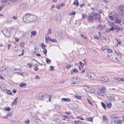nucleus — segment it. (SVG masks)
<instances>
[{
  "instance_id": "1",
  "label": "nucleus",
  "mask_w": 124,
  "mask_h": 124,
  "mask_svg": "<svg viewBox=\"0 0 124 124\" xmlns=\"http://www.w3.org/2000/svg\"><path fill=\"white\" fill-rule=\"evenodd\" d=\"M37 19L36 16L31 14L30 13L26 14L23 16V21L25 23L32 22L37 20Z\"/></svg>"
},
{
  "instance_id": "2",
  "label": "nucleus",
  "mask_w": 124,
  "mask_h": 124,
  "mask_svg": "<svg viewBox=\"0 0 124 124\" xmlns=\"http://www.w3.org/2000/svg\"><path fill=\"white\" fill-rule=\"evenodd\" d=\"M106 89L105 87L103 86L99 88L97 92V95L101 96H103L106 92Z\"/></svg>"
},
{
  "instance_id": "3",
  "label": "nucleus",
  "mask_w": 124,
  "mask_h": 124,
  "mask_svg": "<svg viewBox=\"0 0 124 124\" xmlns=\"http://www.w3.org/2000/svg\"><path fill=\"white\" fill-rule=\"evenodd\" d=\"M87 76L88 78L92 80L94 79L95 78V76L93 73L90 72L87 74Z\"/></svg>"
},
{
  "instance_id": "4",
  "label": "nucleus",
  "mask_w": 124,
  "mask_h": 124,
  "mask_svg": "<svg viewBox=\"0 0 124 124\" xmlns=\"http://www.w3.org/2000/svg\"><path fill=\"white\" fill-rule=\"evenodd\" d=\"M98 80L99 81L104 82H107L109 81V79L107 77L101 78L98 79Z\"/></svg>"
},
{
  "instance_id": "5",
  "label": "nucleus",
  "mask_w": 124,
  "mask_h": 124,
  "mask_svg": "<svg viewBox=\"0 0 124 124\" xmlns=\"http://www.w3.org/2000/svg\"><path fill=\"white\" fill-rule=\"evenodd\" d=\"M71 81L72 82L71 83L72 84H76L78 81V79L77 78H73L71 79Z\"/></svg>"
},
{
  "instance_id": "6",
  "label": "nucleus",
  "mask_w": 124,
  "mask_h": 124,
  "mask_svg": "<svg viewBox=\"0 0 124 124\" xmlns=\"http://www.w3.org/2000/svg\"><path fill=\"white\" fill-rule=\"evenodd\" d=\"M60 116L58 115H55L53 116V120L55 122L58 121L59 120Z\"/></svg>"
},
{
  "instance_id": "7",
  "label": "nucleus",
  "mask_w": 124,
  "mask_h": 124,
  "mask_svg": "<svg viewBox=\"0 0 124 124\" xmlns=\"http://www.w3.org/2000/svg\"><path fill=\"white\" fill-rule=\"evenodd\" d=\"M86 89L87 91L89 93H93L94 92L93 89L90 87H87Z\"/></svg>"
},
{
  "instance_id": "8",
  "label": "nucleus",
  "mask_w": 124,
  "mask_h": 124,
  "mask_svg": "<svg viewBox=\"0 0 124 124\" xmlns=\"http://www.w3.org/2000/svg\"><path fill=\"white\" fill-rule=\"evenodd\" d=\"M61 19V16L59 15L58 16H56L55 18V20L56 22H58L60 21Z\"/></svg>"
},
{
  "instance_id": "9",
  "label": "nucleus",
  "mask_w": 124,
  "mask_h": 124,
  "mask_svg": "<svg viewBox=\"0 0 124 124\" xmlns=\"http://www.w3.org/2000/svg\"><path fill=\"white\" fill-rule=\"evenodd\" d=\"M18 98L16 97L15 99L13 101L12 103V106H13L14 105H16L17 103V100Z\"/></svg>"
},
{
  "instance_id": "10",
  "label": "nucleus",
  "mask_w": 124,
  "mask_h": 124,
  "mask_svg": "<svg viewBox=\"0 0 124 124\" xmlns=\"http://www.w3.org/2000/svg\"><path fill=\"white\" fill-rule=\"evenodd\" d=\"M2 90H5L7 94H8V91L7 90H6V87L5 85L3 84H1L0 86Z\"/></svg>"
},
{
  "instance_id": "11",
  "label": "nucleus",
  "mask_w": 124,
  "mask_h": 124,
  "mask_svg": "<svg viewBox=\"0 0 124 124\" xmlns=\"http://www.w3.org/2000/svg\"><path fill=\"white\" fill-rule=\"evenodd\" d=\"M78 70L76 68H74L72 69L70 71V72L71 73V74H74L73 72H74L75 73H76L78 72Z\"/></svg>"
},
{
  "instance_id": "12",
  "label": "nucleus",
  "mask_w": 124,
  "mask_h": 124,
  "mask_svg": "<svg viewBox=\"0 0 124 124\" xmlns=\"http://www.w3.org/2000/svg\"><path fill=\"white\" fill-rule=\"evenodd\" d=\"M62 100L63 101L69 102L70 101V99L69 98H62Z\"/></svg>"
},
{
  "instance_id": "13",
  "label": "nucleus",
  "mask_w": 124,
  "mask_h": 124,
  "mask_svg": "<svg viewBox=\"0 0 124 124\" xmlns=\"http://www.w3.org/2000/svg\"><path fill=\"white\" fill-rule=\"evenodd\" d=\"M64 3H60L58 5H57L56 6V8H57L58 9H60V8L61 7H62L64 6Z\"/></svg>"
},
{
  "instance_id": "14",
  "label": "nucleus",
  "mask_w": 124,
  "mask_h": 124,
  "mask_svg": "<svg viewBox=\"0 0 124 124\" xmlns=\"http://www.w3.org/2000/svg\"><path fill=\"white\" fill-rule=\"evenodd\" d=\"M88 21L89 22H92L93 20V17L92 16H89L87 17Z\"/></svg>"
},
{
  "instance_id": "15",
  "label": "nucleus",
  "mask_w": 124,
  "mask_h": 124,
  "mask_svg": "<svg viewBox=\"0 0 124 124\" xmlns=\"http://www.w3.org/2000/svg\"><path fill=\"white\" fill-rule=\"evenodd\" d=\"M97 29H98L100 30H102L103 29V26L102 25L99 24L98 26L97 27Z\"/></svg>"
},
{
  "instance_id": "16",
  "label": "nucleus",
  "mask_w": 124,
  "mask_h": 124,
  "mask_svg": "<svg viewBox=\"0 0 124 124\" xmlns=\"http://www.w3.org/2000/svg\"><path fill=\"white\" fill-rule=\"evenodd\" d=\"M92 16L93 19H97L98 18V15L96 13H93L92 15Z\"/></svg>"
},
{
  "instance_id": "17",
  "label": "nucleus",
  "mask_w": 124,
  "mask_h": 124,
  "mask_svg": "<svg viewBox=\"0 0 124 124\" xmlns=\"http://www.w3.org/2000/svg\"><path fill=\"white\" fill-rule=\"evenodd\" d=\"M114 22L117 24H120L121 23V21L119 19H116L115 20Z\"/></svg>"
},
{
  "instance_id": "18",
  "label": "nucleus",
  "mask_w": 124,
  "mask_h": 124,
  "mask_svg": "<svg viewBox=\"0 0 124 124\" xmlns=\"http://www.w3.org/2000/svg\"><path fill=\"white\" fill-rule=\"evenodd\" d=\"M14 31V29L12 27H10L8 30V31H9L10 34L11 33L12 31Z\"/></svg>"
},
{
  "instance_id": "19",
  "label": "nucleus",
  "mask_w": 124,
  "mask_h": 124,
  "mask_svg": "<svg viewBox=\"0 0 124 124\" xmlns=\"http://www.w3.org/2000/svg\"><path fill=\"white\" fill-rule=\"evenodd\" d=\"M37 32L36 31H32L31 32V34L32 36H35L37 34Z\"/></svg>"
},
{
  "instance_id": "20",
  "label": "nucleus",
  "mask_w": 124,
  "mask_h": 124,
  "mask_svg": "<svg viewBox=\"0 0 124 124\" xmlns=\"http://www.w3.org/2000/svg\"><path fill=\"white\" fill-rule=\"evenodd\" d=\"M37 113H39L38 112H36L34 114V116H33V115H31L32 117V118H36L38 116L37 115Z\"/></svg>"
},
{
  "instance_id": "21",
  "label": "nucleus",
  "mask_w": 124,
  "mask_h": 124,
  "mask_svg": "<svg viewBox=\"0 0 124 124\" xmlns=\"http://www.w3.org/2000/svg\"><path fill=\"white\" fill-rule=\"evenodd\" d=\"M26 85V84L25 83H22L19 85V86L21 87H25Z\"/></svg>"
},
{
  "instance_id": "22",
  "label": "nucleus",
  "mask_w": 124,
  "mask_h": 124,
  "mask_svg": "<svg viewBox=\"0 0 124 124\" xmlns=\"http://www.w3.org/2000/svg\"><path fill=\"white\" fill-rule=\"evenodd\" d=\"M73 4L78 6L79 4L77 0H75L74 2L73 3Z\"/></svg>"
},
{
  "instance_id": "23",
  "label": "nucleus",
  "mask_w": 124,
  "mask_h": 124,
  "mask_svg": "<svg viewBox=\"0 0 124 124\" xmlns=\"http://www.w3.org/2000/svg\"><path fill=\"white\" fill-rule=\"evenodd\" d=\"M115 98V97L113 96H110L109 97V99L110 101H112Z\"/></svg>"
},
{
  "instance_id": "24",
  "label": "nucleus",
  "mask_w": 124,
  "mask_h": 124,
  "mask_svg": "<svg viewBox=\"0 0 124 124\" xmlns=\"http://www.w3.org/2000/svg\"><path fill=\"white\" fill-rule=\"evenodd\" d=\"M112 106V104L111 103H109L107 104L106 106L108 108H110Z\"/></svg>"
},
{
  "instance_id": "25",
  "label": "nucleus",
  "mask_w": 124,
  "mask_h": 124,
  "mask_svg": "<svg viewBox=\"0 0 124 124\" xmlns=\"http://www.w3.org/2000/svg\"><path fill=\"white\" fill-rule=\"evenodd\" d=\"M10 122L11 124H16L17 123V121H16L12 120L10 121Z\"/></svg>"
},
{
  "instance_id": "26",
  "label": "nucleus",
  "mask_w": 124,
  "mask_h": 124,
  "mask_svg": "<svg viewBox=\"0 0 124 124\" xmlns=\"http://www.w3.org/2000/svg\"><path fill=\"white\" fill-rule=\"evenodd\" d=\"M119 9L120 10V11H124V5L120 6Z\"/></svg>"
},
{
  "instance_id": "27",
  "label": "nucleus",
  "mask_w": 124,
  "mask_h": 124,
  "mask_svg": "<svg viewBox=\"0 0 124 124\" xmlns=\"http://www.w3.org/2000/svg\"><path fill=\"white\" fill-rule=\"evenodd\" d=\"M37 98L39 100H43V98H42V95L41 96L39 95L37 96Z\"/></svg>"
},
{
  "instance_id": "28",
  "label": "nucleus",
  "mask_w": 124,
  "mask_h": 124,
  "mask_svg": "<svg viewBox=\"0 0 124 124\" xmlns=\"http://www.w3.org/2000/svg\"><path fill=\"white\" fill-rule=\"evenodd\" d=\"M63 117L65 118H67V119H68L69 118H70L71 117L72 118H73L72 116H71L70 115L69 116H63Z\"/></svg>"
},
{
  "instance_id": "29",
  "label": "nucleus",
  "mask_w": 124,
  "mask_h": 124,
  "mask_svg": "<svg viewBox=\"0 0 124 124\" xmlns=\"http://www.w3.org/2000/svg\"><path fill=\"white\" fill-rule=\"evenodd\" d=\"M107 48H108V47L106 45H105L104 47L101 48V50L103 51H104L105 50L107 49Z\"/></svg>"
},
{
  "instance_id": "30",
  "label": "nucleus",
  "mask_w": 124,
  "mask_h": 124,
  "mask_svg": "<svg viewBox=\"0 0 124 124\" xmlns=\"http://www.w3.org/2000/svg\"><path fill=\"white\" fill-rule=\"evenodd\" d=\"M93 118L92 117H88L86 119V120L88 121L92 122Z\"/></svg>"
},
{
  "instance_id": "31",
  "label": "nucleus",
  "mask_w": 124,
  "mask_h": 124,
  "mask_svg": "<svg viewBox=\"0 0 124 124\" xmlns=\"http://www.w3.org/2000/svg\"><path fill=\"white\" fill-rule=\"evenodd\" d=\"M122 121L121 120H118L116 121L117 124H121L122 123Z\"/></svg>"
},
{
  "instance_id": "32",
  "label": "nucleus",
  "mask_w": 124,
  "mask_h": 124,
  "mask_svg": "<svg viewBox=\"0 0 124 124\" xmlns=\"http://www.w3.org/2000/svg\"><path fill=\"white\" fill-rule=\"evenodd\" d=\"M74 122L76 124H80L81 121L79 120H75Z\"/></svg>"
},
{
  "instance_id": "33",
  "label": "nucleus",
  "mask_w": 124,
  "mask_h": 124,
  "mask_svg": "<svg viewBox=\"0 0 124 124\" xmlns=\"http://www.w3.org/2000/svg\"><path fill=\"white\" fill-rule=\"evenodd\" d=\"M120 14L122 16H124V11H120Z\"/></svg>"
},
{
  "instance_id": "34",
  "label": "nucleus",
  "mask_w": 124,
  "mask_h": 124,
  "mask_svg": "<svg viewBox=\"0 0 124 124\" xmlns=\"http://www.w3.org/2000/svg\"><path fill=\"white\" fill-rule=\"evenodd\" d=\"M115 53L116 54L118 55V56L120 57L121 56V54L119 52H115Z\"/></svg>"
},
{
  "instance_id": "35",
  "label": "nucleus",
  "mask_w": 124,
  "mask_h": 124,
  "mask_svg": "<svg viewBox=\"0 0 124 124\" xmlns=\"http://www.w3.org/2000/svg\"><path fill=\"white\" fill-rule=\"evenodd\" d=\"M79 63L80 64V65L79 66H81V67H82V68H83V67L84 65V64H83L82 62L81 61H80L79 62Z\"/></svg>"
},
{
  "instance_id": "36",
  "label": "nucleus",
  "mask_w": 124,
  "mask_h": 124,
  "mask_svg": "<svg viewBox=\"0 0 124 124\" xmlns=\"http://www.w3.org/2000/svg\"><path fill=\"white\" fill-rule=\"evenodd\" d=\"M76 13L74 11L72 12H70L69 14V15L70 16H72L73 15H75L76 14Z\"/></svg>"
},
{
  "instance_id": "37",
  "label": "nucleus",
  "mask_w": 124,
  "mask_h": 124,
  "mask_svg": "<svg viewBox=\"0 0 124 124\" xmlns=\"http://www.w3.org/2000/svg\"><path fill=\"white\" fill-rule=\"evenodd\" d=\"M46 62L48 64H50L51 63V62L50 60L48 58H46Z\"/></svg>"
},
{
  "instance_id": "38",
  "label": "nucleus",
  "mask_w": 124,
  "mask_h": 124,
  "mask_svg": "<svg viewBox=\"0 0 124 124\" xmlns=\"http://www.w3.org/2000/svg\"><path fill=\"white\" fill-rule=\"evenodd\" d=\"M101 104L102 107L104 108V109L106 108V106L105 104L101 102Z\"/></svg>"
},
{
  "instance_id": "39",
  "label": "nucleus",
  "mask_w": 124,
  "mask_h": 124,
  "mask_svg": "<svg viewBox=\"0 0 124 124\" xmlns=\"http://www.w3.org/2000/svg\"><path fill=\"white\" fill-rule=\"evenodd\" d=\"M77 117L78 119H80L82 120H84V118H83L81 116H78Z\"/></svg>"
},
{
  "instance_id": "40",
  "label": "nucleus",
  "mask_w": 124,
  "mask_h": 124,
  "mask_svg": "<svg viewBox=\"0 0 124 124\" xmlns=\"http://www.w3.org/2000/svg\"><path fill=\"white\" fill-rule=\"evenodd\" d=\"M42 98H43V99H45V98L46 97H47V95L46 94H45L44 95H42Z\"/></svg>"
},
{
  "instance_id": "41",
  "label": "nucleus",
  "mask_w": 124,
  "mask_h": 124,
  "mask_svg": "<svg viewBox=\"0 0 124 124\" xmlns=\"http://www.w3.org/2000/svg\"><path fill=\"white\" fill-rule=\"evenodd\" d=\"M116 39L117 42V46H118V45H117L118 44H119V45H121V42L120 41H119L117 39Z\"/></svg>"
},
{
  "instance_id": "42",
  "label": "nucleus",
  "mask_w": 124,
  "mask_h": 124,
  "mask_svg": "<svg viewBox=\"0 0 124 124\" xmlns=\"http://www.w3.org/2000/svg\"><path fill=\"white\" fill-rule=\"evenodd\" d=\"M49 96V102H51V98L52 97V95H48Z\"/></svg>"
},
{
  "instance_id": "43",
  "label": "nucleus",
  "mask_w": 124,
  "mask_h": 124,
  "mask_svg": "<svg viewBox=\"0 0 124 124\" xmlns=\"http://www.w3.org/2000/svg\"><path fill=\"white\" fill-rule=\"evenodd\" d=\"M35 65H36V66L35 67L34 69L35 70L37 71L38 69V66L37 65V64L36 63L35 64Z\"/></svg>"
},
{
  "instance_id": "44",
  "label": "nucleus",
  "mask_w": 124,
  "mask_h": 124,
  "mask_svg": "<svg viewBox=\"0 0 124 124\" xmlns=\"http://www.w3.org/2000/svg\"><path fill=\"white\" fill-rule=\"evenodd\" d=\"M103 119L104 121H106V122L107 121V119L105 116H103Z\"/></svg>"
},
{
  "instance_id": "45",
  "label": "nucleus",
  "mask_w": 124,
  "mask_h": 124,
  "mask_svg": "<svg viewBox=\"0 0 124 124\" xmlns=\"http://www.w3.org/2000/svg\"><path fill=\"white\" fill-rule=\"evenodd\" d=\"M51 33V29H48L47 34H49Z\"/></svg>"
},
{
  "instance_id": "46",
  "label": "nucleus",
  "mask_w": 124,
  "mask_h": 124,
  "mask_svg": "<svg viewBox=\"0 0 124 124\" xmlns=\"http://www.w3.org/2000/svg\"><path fill=\"white\" fill-rule=\"evenodd\" d=\"M43 52L45 54H46L47 52V50L46 49H43Z\"/></svg>"
},
{
  "instance_id": "47",
  "label": "nucleus",
  "mask_w": 124,
  "mask_h": 124,
  "mask_svg": "<svg viewBox=\"0 0 124 124\" xmlns=\"http://www.w3.org/2000/svg\"><path fill=\"white\" fill-rule=\"evenodd\" d=\"M27 65L29 66L30 68H31L32 67V64L28 63L27 64Z\"/></svg>"
},
{
  "instance_id": "48",
  "label": "nucleus",
  "mask_w": 124,
  "mask_h": 124,
  "mask_svg": "<svg viewBox=\"0 0 124 124\" xmlns=\"http://www.w3.org/2000/svg\"><path fill=\"white\" fill-rule=\"evenodd\" d=\"M81 36L82 37L83 39L85 40L87 39V38L85 36L82 34L81 35Z\"/></svg>"
},
{
  "instance_id": "49",
  "label": "nucleus",
  "mask_w": 124,
  "mask_h": 124,
  "mask_svg": "<svg viewBox=\"0 0 124 124\" xmlns=\"http://www.w3.org/2000/svg\"><path fill=\"white\" fill-rule=\"evenodd\" d=\"M51 42H54V43L57 42V41H56V39H51Z\"/></svg>"
},
{
  "instance_id": "50",
  "label": "nucleus",
  "mask_w": 124,
  "mask_h": 124,
  "mask_svg": "<svg viewBox=\"0 0 124 124\" xmlns=\"http://www.w3.org/2000/svg\"><path fill=\"white\" fill-rule=\"evenodd\" d=\"M115 28L116 29L120 30V28L118 26H116L115 27Z\"/></svg>"
},
{
  "instance_id": "51",
  "label": "nucleus",
  "mask_w": 124,
  "mask_h": 124,
  "mask_svg": "<svg viewBox=\"0 0 124 124\" xmlns=\"http://www.w3.org/2000/svg\"><path fill=\"white\" fill-rule=\"evenodd\" d=\"M87 101L88 102V103L89 104H90L91 105H92V103L91 101H90L89 99L88 98H87Z\"/></svg>"
},
{
  "instance_id": "52",
  "label": "nucleus",
  "mask_w": 124,
  "mask_h": 124,
  "mask_svg": "<svg viewBox=\"0 0 124 124\" xmlns=\"http://www.w3.org/2000/svg\"><path fill=\"white\" fill-rule=\"evenodd\" d=\"M41 46L42 47V48L44 49H45L44 47H45L46 46L43 43H42L41 44Z\"/></svg>"
},
{
  "instance_id": "53",
  "label": "nucleus",
  "mask_w": 124,
  "mask_h": 124,
  "mask_svg": "<svg viewBox=\"0 0 124 124\" xmlns=\"http://www.w3.org/2000/svg\"><path fill=\"white\" fill-rule=\"evenodd\" d=\"M112 52V50L111 49H108L107 51V52L108 53H111Z\"/></svg>"
},
{
  "instance_id": "54",
  "label": "nucleus",
  "mask_w": 124,
  "mask_h": 124,
  "mask_svg": "<svg viewBox=\"0 0 124 124\" xmlns=\"http://www.w3.org/2000/svg\"><path fill=\"white\" fill-rule=\"evenodd\" d=\"M12 18L15 20H17V16H13Z\"/></svg>"
},
{
  "instance_id": "55",
  "label": "nucleus",
  "mask_w": 124,
  "mask_h": 124,
  "mask_svg": "<svg viewBox=\"0 0 124 124\" xmlns=\"http://www.w3.org/2000/svg\"><path fill=\"white\" fill-rule=\"evenodd\" d=\"M50 69L49 70H51L52 71H53L54 70V67L52 66H50Z\"/></svg>"
},
{
  "instance_id": "56",
  "label": "nucleus",
  "mask_w": 124,
  "mask_h": 124,
  "mask_svg": "<svg viewBox=\"0 0 124 124\" xmlns=\"http://www.w3.org/2000/svg\"><path fill=\"white\" fill-rule=\"evenodd\" d=\"M24 44L23 42H22L20 46L21 47H23L24 46Z\"/></svg>"
},
{
  "instance_id": "57",
  "label": "nucleus",
  "mask_w": 124,
  "mask_h": 124,
  "mask_svg": "<svg viewBox=\"0 0 124 124\" xmlns=\"http://www.w3.org/2000/svg\"><path fill=\"white\" fill-rule=\"evenodd\" d=\"M71 67L70 64H68L66 66V67L68 69H70Z\"/></svg>"
},
{
  "instance_id": "58",
  "label": "nucleus",
  "mask_w": 124,
  "mask_h": 124,
  "mask_svg": "<svg viewBox=\"0 0 124 124\" xmlns=\"http://www.w3.org/2000/svg\"><path fill=\"white\" fill-rule=\"evenodd\" d=\"M30 122V121L29 120H27L25 121V123L26 124H28Z\"/></svg>"
},
{
  "instance_id": "59",
  "label": "nucleus",
  "mask_w": 124,
  "mask_h": 124,
  "mask_svg": "<svg viewBox=\"0 0 124 124\" xmlns=\"http://www.w3.org/2000/svg\"><path fill=\"white\" fill-rule=\"evenodd\" d=\"M46 39H47L48 40H49L50 41H51V38L50 37H49L48 36V37L46 38Z\"/></svg>"
},
{
  "instance_id": "60",
  "label": "nucleus",
  "mask_w": 124,
  "mask_h": 124,
  "mask_svg": "<svg viewBox=\"0 0 124 124\" xmlns=\"http://www.w3.org/2000/svg\"><path fill=\"white\" fill-rule=\"evenodd\" d=\"M12 115V113L11 112H9L8 113V116L10 117Z\"/></svg>"
},
{
  "instance_id": "61",
  "label": "nucleus",
  "mask_w": 124,
  "mask_h": 124,
  "mask_svg": "<svg viewBox=\"0 0 124 124\" xmlns=\"http://www.w3.org/2000/svg\"><path fill=\"white\" fill-rule=\"evenodd\" d=\"M75 97L76 98H77L79 99H81V97L80 96H78L77 95H75Z\"/></svg>"
},
{
  "instance_id": "62",
  "label": "nucleus",
  "mask_w": 124,
  "mask_h": 124,
  "mask_svg": "<svg viewBox=\"0 0 124 124\" xmlns=\"http://www.w3.org/2000/svg\"><path fill=\"white\" fill-rule=\"evenodd\" d=\"M35 79H39V78L38 75H37L35 76Z\"/></svg>"
},
{
  "instance_id": "63",
  "label": "nucleus",
  "mask_w": 124,
  "mask_h": 124,
  "mask_svg": "<svg viewBox=\"0 0 124 124\" xmlns=\"http://www.w3.org/2000/svg\"><path fill=\"white\" fill-rule=\"evenodd\" d=\"M15 70H16V71L15 72L16 73H18L19 72V70L18 69H15Z\"/></svg>"
},
{
  "instance_id": "64",
  "label": "nucleus",
  "mask_w": 124,
  "mask_h": 124,
  "mask_svg": "<svg viewBox=\"0 0 124 124\" xmlns=\"http://www.w3.org/2000/svg\"><path fill=\"white\" fill-rule=\"evenodd\" d=\"M83 61L84 62V64H86V59H84L83 60Z\"/></svg>"
}]
</instances>
